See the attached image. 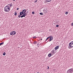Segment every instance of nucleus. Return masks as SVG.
I'll list each match as a JSON object with an SVG mask.
<instances>
[{"instance_id": "obj_1", "label": "nucleus", "mask_w": 73, "mask_h": 73, "mask_svg": "<svg viewBox=\"0 0 73 73\" xmlns=\"http://www.w3.org/2000/svg\"><path fill=\"white\" fill-rule=\"evenodd\" d=\"M10 7L8 6V5L5 7L4 8V11L6 12H8L10 11Z\"/></svg>"}, {"instance_id": "obj_2", "label": "nucleus", "mask_w": 73, "mask_h": 73, "mask_svg": "<svg viewBox=\"0 0 73 73\" xmlns=\"http://www.w3.org/2000/svg\"><path fill=\"white\" fill-rule=\"evenodd\" d=\"M73 72V68L69 69L67 71V73H72Z\"/></svg>"}, {"instance_id": "obj_3", "label": "nucleus", "mask_w": 73, "mask_h": 73, "mask_svg": "<svg viewBox=\"0 0 73 73\" xmlns=\"http://www.w3.org/2000/svg\"><path fill=\"white\" fill-rule=\"evenodd\" d=\"M69 46L71 48L73 47V41L71 42L69 44Z\"/></svg>"}, {"instance_id": "obj_4", "label": "nucleus", "mask_w": 73, "mask_h": 73, "mask_svg": "<svg viewBox=\"0 0 73 73\" xmlns=\"http://www.w3.org/2000/svg\"><path fill=\"white\" fill-rule=\"evenodd\" d=\"M10 35H12V36H13V35H16V32L15 31H13L11 32L10 33Z\"/></svg>"}, {"instance_id": "obj_5", "label": "nucleus", "mask_w": 73, "mask_h": 73, "mask_svg": "<svg viewBox=\"0 0 73 73\" xmlns=\"http://www.w3.org/2000/svg\"><path fill=\"white\" fill-rule=\"evenodd\" d=\"M53 37L52 36L50 37V40L49 41V42L50 41H52V40H53Z\"/></svg>"}, {"instance_id": "obj_6", "label": "nucleus", "mask_w": 73, "mask_h": 73, "mask_svg": "<svg viewBox=\"0 0 73 73\" xmlns=\"http://www.w3.org/2000/svg\"><path fill=\"white\" fill-rule=\"evenodd\" d=\"M59 46H56L54 49L55 50H57V49H58L59 48Z\"/></svg>"}, {"instance_id": "obj_7", "label": "nucleus", "mask_w": 73, "mask_h": 73, "mask_svg": "<svg viewBox=\"0 0 73 73\" xmlns=\"http://www.w3.org/2000/svg\"><path fill=\"white\" fill-rule=\"evenodd\" d=\"M27 11V10L26 9H24L22 11V12H23V13H25Z\"/></svg>"}, {"instance_id": "obj_8", "label": "nucleus", "mask_w": 73, "mask_h": 73, "mask_svg": "<svg viewBox=\"0 0 73 73\" xmlns=\"http://www.w3.org/2000/svg\"><path fill=\"white\" fill-rule=\"evenodd\" d=\"M13 5V4H12V3L7 5V6H10V7H11V6H12Z\"/></svg>"}, {"instance_id": "obj_9", "label": "nucleus", "mask_w": 73, "mask_h": 73, "mask_svg": "<svg viewBox=\"0 0 73 73\" xmlns=\"http://www.w3.org/2000/svg\"><path fill=\"white\" fill-rule=\"evenodd\" d=\"M23 12H22V11L20 13V15H23Z\"/></svg>"}, {"instance_id": "obj_10", "label": "nucleus", "mask_w": 73, "mask_h": 73, "mask_svg": "<svg viewBox=\"0 0 73 73\" xmlns=\"http://www.w3.org/2000/svg\"><path fill=\"white\" fill-rule=\"evenodd\" d=\"M48 57H51L52 56V54L50 53L48 55Z\"/></svg>"}, {"instance_id": "obj_11", "label": "nucleus", "mask_w": 73, "mask_h": 73, "mask_svg": "<svg viewBox=\"0 0 73 73\" xmlns=\"http://www.w3.org/2000/svg\"><path fill=\"white\" fill-rule=\"evenodd\" d=\"M50 37V36H49L48 37H47L46 39V41L48 40V39H49Z\"/></svg>"}, {"instance_id": "obj_12", "label": "nucleus", "mask_w": 73, "mask_h": 73, "mask_svg": "<svg viewBox=\"0 0 73 73\" xmlns=\"http://www.w3.org/2000/svg\"><path fill=\"white\" fill-rule=\"evenodd\" d=\"M4 44V42H2L1 43H0V46H1V45H3Z\"/></svg>"}, {"instance_id": "obj_13", "label": "nucleus", "mask_w": 73, "mask_h": 73, "mask_svg": "<svg viewBox=\"0 0 73 73\" xmlns=\"http://www.w3.org/2000/svg\"><path fill=\"white\" fill-rule=\"evenodd\" d=\"M45 2H50V1H49V0H46Z\"/></svg>"}, {"instance_id": "obj_14", "label": "nucleus", "mask_w": 73, "mask_h": 73, "mask_svg": "<svg viewBox=\"0 0 73 73\" xmlns=\"http://www.w3.org/2000/svg\"><path fill=\"white\" fill-rule=\"evenodd\" d=\"M37 41H35L33 43L34 44H36V43H37Z\"/></svg>"}, {"instance_id": "obj_15", "label": "nucleus", "mask_w": 73, "mask_h": 73, "mask_svg": "<svg viewBox=\"0 0 73 73\" xmlns=\"http://www.w3.org/2000/svg\"><path fill=\"white\" fill-rule=\"evenodd\" d=\"M5 54H6V53L5 52H4L3 54V56H5Z\"/></svg>"}, {"instance_id": "obj_16", "label": "nucleus", "mask_w": 73, "mask_h": 73, "mask_svg": "<svg viewBox=\"0 0 73 73\" xmlns=\"http://www.w3.org/2000/svg\"><path fill=\"white\" fill-rule=\"evenodd\" d=\"M17 13L16 12H15V14H14V15L15 16H16L17 15Z\"/></svg>"}, {"instance_id": "obj_17", "label": "nucleus", "mask_w": 73, "mask_h": 73, "mask_svg": "<svg viewBox=\"0 0 73 73\" xmlns=\"http://www.w3.org/2000/svg\"><path fill=\"white\" fill-rule=\"evenodd\" d=\"M40 15H44V14L41 13H40Z\"/></svg>"}, {"instance_id": "obj_18", "label": "nucleus", "mask_w": 73, "mask_h": 73, "mask_svg": "<svg viewBox=\"0 0 73 73\" xmlns=\"http://www.w3.org/2000/svg\"><path fill=\"white\" fill-rule=\"evenodd\" d=\"M23 15L25 17V16H27L24 13H23Z\"/></svg>"}, {"instance_id": "obj_19", "label": "nucleus", "mask_w": 73, "mask_h": 73, "mask_svg": "<svg viewBox=\"0 0 73 73\" xmlns=\"http://www.w3.org/2000/svg\"><path fill=\"white\" fill-rule=\"evenodd\" d=\"M68 12H66V13H65L66 15H68Z\"/></svg>"}, {"instance_id": "obj_20", "label": "nucleus", "mask_w": 73, "mask_h": 73, "mask_svg": "<svg viewBox=\"0 0 73 73\" xmlns=\"http://www.w3.org/2000/svg\"><path fill=\"white\" fill-rule=\"evenodd\" d=\"M18 17H19V18H20V17H21V15H18Z\"/></svg>"}, {"instance_id": "obj_21", "label": "nucleus", "mask_w": 73, "mask_h": 73, "mask_svg": "<svg viewBox=\"0 0 73 73\" xmlns=\"http://www.w3.org/2000/svg\"><path fill=\"white\" fill-rule=\"evenodd\" d=\"M32 14H33V15H34V14H35V12L34 11H33L32 12Z\"/></svg>"}, {"instance_id": "obj_22", "label": "nucleus", "mask_w": 73, "mask_h": 73, "mask_svg": "<svg viewBox=\"0 0 73 73\" xmlns=\"http://www.w3.org/2000/svg\"><path fill=\"white\" fill-rule=\"evenodd\" d=\"M24 14H25V15H26L27 16V15L28 14L27 13H24Z\"/></svg>"}, {"instance_id": "obj_23", "label": "nucleus", "mask_w": 73, "mask_h": 73, "mask_svg": "<svg viewBox=\"0 0 73 73\" xmlns=\"http://www.w3.org/2000/svg\"><path fill=\"white\" fill-rule=\"evenodd\" d=\"M56 27H59V25H56Z\"/></svg>"}, {"instance_id": "obj_24", "label": "nucleus", "mask_w": 73, "mask_h": 73, "mask_svg": "<svg viewBox=\"0 0 73 73\" xmlns=\"http://www.w3.org/2000/svg\"><path fill=\"white\" fill-rule=\"evenodd\" d=\"M33 38H36V36H34L33 37Z\"/></svg>"}, {"instance_id": "obj_25", "label": "nucleus", "mask_w": 73, "mask_h": 73, "mask_svg": "<svg viewBox=\"0 0 73 73\" xmlns=\"http://www.w3.org/2000/svg\"><path fill=\"white\" fill-rule=\"evenodd\" d=\"M71 26L73 27V23H72Z\"/></svg>"}, {"instance_id": "obj_26", "label": "nucleus", "mask_w": 73, "mask_h": 73, "mask_svg": "<svg viewBox=\"0 0 73 73\" xmlns=\"http://www.w3.org/2000/svg\"><path fill=\"white\" fill-rule=\"evenodd\" d=\"M21 18H23V16L22 15L21 16Z\"/></svg>"}, {"instance_id": "obj_27", "label": "nucleus", "mask_w": 73, "mask_h": 73, "mask_svg": "<svg viewBox=\"0 0 73 73\" xmlns=\"http://www.w3.org/2000/svg\"><path fill=\"white\" fill-rule=\"evenodd\" d=\"M48 66V69H49V66Z\"/></svg>"}, {"instance_id": "obj_28", "label": "nucleus", "mask_w": 73, "mask_h": 73, "mask_svg": "<svg viewBox=\"0 0 73 73\" xmlns=\"http://www.w3.org/2000/svg\"><path fill=\"white\" fill-rule=\"evenodd\" d=\"M37 0H36V1H35V3H37Z\"/></svg>"}, {"instance_id": "obj_29", "label": "nucleus", "mask_w": 73, "mask_h": 73, "mask_svg": "<svg viewBox=\"0 0 73 73\" xmlns=\"http://www.w3.org/2000/svg\"><path fill=\"white\" fill-rule=\"evenodd\" d=\"M17 10H19V8H17Z\"/></svg>"}, {"instance_id": "obj_30", "label": "nucleus", "mask_w": 73, "mask_h": 73, "mask_svg": "<svg viewBox=\"0 0 73 73\" xmlns=\"http://www.w3.org/2000/svg\"><path fill=\"white\" fill-rule=\"evenodd\" d=\"M22 16L23 17H25L23 15H22Z\"/></svg>"}, {"instance_id": "obj_31", "label": "nucleus", "mask_w": 73, "mask_h": 73, "mask_svg": "<svg viewBox=\"0 0 73 73\" xmlns=\"http://www.w3.org/2000/svg\"><path fill=\"white\" fill-rule=\"evenodd\" d=\"M26 13H28V11H27Z\"/></svg>"}, {"instance_id": "obj_32", "label": "nucleus", "mask_w": 73, "mask_h": 73, "mask_svg": "<svg viewBox=\"0 0 73 73\" xmlns=\"http://www.w3.org/2000/svg\"><path fill=\"white\" fill-rule=\"evenodd\" d=\"M52 0H49V1H51Z\"/></svg>"}, {"instance_id": "obj_33", "label": "nucleus", "mask_w": 73, "mask_h": 73, "mask_svg": "<svg viewBox=\"0 0 73 73\" xmlns=\"http://www.w3.org/2000/svg\"><path fill=\"white\" fill-rule=\"evenodd\" d=\"M54 50H53V51H52V52H54Z\"/></svg>"}, {"instance_id": "obj_34", "label": "nucleus", "mask_w": 73, "mask_h": 73, "mask_svg": "<svg viewBox=\"0 0 73 73\" xmlns=\"http://www.w3.org/2000/svg\"><path fill=\"white\" fill-rule=\"evenodd\" d=\"M42 40V38H41V39H40V40Z\"/></svg>"}, {"instance_id": "obj_35", "label": "nucleus", "mask_w": 73, "mask_h": 73, "mask_svg": "<svg viewBox=\"0 0 73 73\" xmlns=\"http://www.w3.org/2000/svg\"><path fill=\"white\" fill-rule=\"evenodd\" d=\"M13 1H15V0H13Z\"/></svg>"}, {"instance_id": "obj_36", "label": "nucleus", "mask_w": 73, "mask_h": 73, "mask_svg": "<svg viewBox=\"0 0 73 73\" xmlns=\"http://www.w3.org/2000/svg\"><path fill=\"white\" fill-rule=\"evenodd\" d=\"M69 49H70V48H69Z\"/></svg>"}, {"instance_id": "obj_37", "label": "nucleus", "mask_w": 73, "mask_h": 73, "mask_svg": "<svg viewBox=\"0 0 73 73\" xmlns=\"http://www.w3.org/2000/svg\"><path fill=\"white\" fill-rule=\"evenodd\" d=\"M45 3H46L45 2Z\"/></svg>"}]
</instances>
